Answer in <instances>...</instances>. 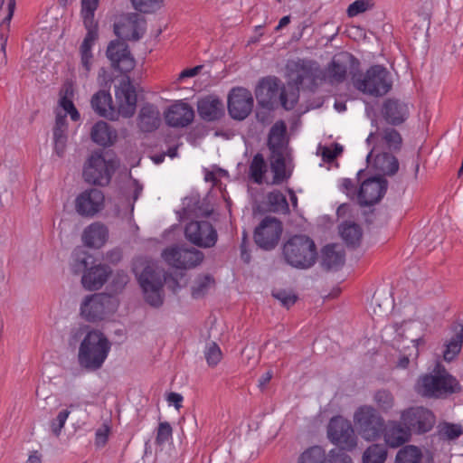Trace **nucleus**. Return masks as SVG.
Returning a JSON list of instances; mask_svg holds the SVG:
<instances>
[{
	"mask_svg": "<svg viewBox=\"0 0 463 463\" xmlns=\"http://www.w3.org/2000/svg\"><path fill=\"white\" fill-rule=\"evenodd\" d=\"M339 232L348 247L359 246L363 235L361 227L354 222H344L339 226Z\"/></svg>",
	"mask_w": 463,
	"mask_h": 463,
	"instance_id": "36",
	"label": "nucleus"
},
{
	"mask_svg": "<svg viewBox=\"0 0 463 463\" xmlns=\"http://www.w3.org/2000/svg\"><path fill=\"white\" fill-rule=\"evenodd\" d=\"M388 181L382 175L365 179L360 185L357 198L361 206H371L377 203L385 194Z\"/></svg>",
	"mask_w": 463,
	"mask_h": 463,
	"instance_id": "20",
	"label": "nucleus"
},
{
	"mask_svg": "<svg viewBox=\"0 0 463 463\" xmlns=\"http://www.w3.org/2000/svg\"><path fill=\"white\" fill-rule=\"evenodd\" d=\"M373 167L383 175H393L399 169V161L392 154L383 152L375 156Z\"/></svg>",
	"mask_w": 463,
	"mask_h": 463,
	"instance_id": "34",
	"label": "nucleus"
},
{
	"mask_svg": "<svg viewBox=\"0 0 463 463\" xmlns=\"http://www.w3.org/2000/svg\"><path fill=\"white\" fill-rule=\"evenodd\" d=\"M299 88L296 87V90L287 92L285 88H282L279 93V102L283 109L286 110H291L295 108L298 100Z\"/></svg>",
	"mask_w": 463,
	"mask_h": 463,
	"instance_id": "46",
	"label": "nucleus"
},
{
	"mask_svg": "<svg viewBox=\"0 0 463 463\" xmlns=\"http://www.w3.org/2000/svg\"><path fill=\"white\" fill-rule=\"evenodd\" d=\"M373 5L372 0H356L348 6L346 13L349 17H354L371 9Z\"/></svg>",
	"mask_w": 463,
	"mask_h": 463,
	"instance_id": "52",
	"label": "nucleus"
},
{
	"mask_svg": "<svg viewBox=\"0 0 463 463\" xmlns=\"http://www.w3.org/2000/svg\"><path fill=\"white\" fill-rule=\"evenodd\" d=\"M183 400V396L177 392H170L166 397L167 402L170 405L173 404L176 410H179L182 407Z\"/></svg>",
	"mask_w": 463,
	"mask_h": 463,
	"instance_id": "62",
	"label": "nucleus"
},
{
	"mask_svg": "<svg viewBox=\"0 0 463 463\" xmlns=\"http://www.w3.org/2000/svg\"><path fill=\"white\" fill-rule=\"evenodd\" d=\"M425 345L423 337L411 340V345L404 347L399 354L396 367L406 369L411 364H417V360L420 354V346Z\"/></svg>",
	"mask_w": 463,
	"mask_h": 463,
	"instance_id": "33",
	"label": "nucleus"
},
{
	"mask_svg": "<svg viewBox=\"0 0 463 463\" xmlns=\"http://www.w3.org/2000/svg\"><path fill=\"white\" fill-rule=\"evenodd\" d=\"M184 215L189 217H208L212 213V210L208 209L207 204L204 202L196 201L194 206L187 204L184 208Z\"/></svg>",
	"mask_w": 463,
	"mask_h": 463,
	"instance_id": "45",
	"label": "nucleus"
},
{
	"mask_svg": "<svg viewBox=\"0 0 463 463\" xmlns=\"http://www.w3.org/2000/svg\"><path fill=\"white\" fill-rule=\"evenodd\" d=\"M354 421L364 439L372 441L383 436L385 420L373 406H360L354 414Z\"/></svg>",
	"mask_w": 463,
	"mask_h": 463,
	"instance_id": "9",
	"label": "nucleus"
},
{
	"mask_svg": "<svg viewBox=\"0 0 463 463\" xmlns=\"http://www.w3.org/2000/svg\"><path fill=\"white\" fill-rule=\"evenodd\" d=\"M389 71L383 65H373L365 73L353 72L352 81L359 91L380 97L385 95L392 89V80Z\"/></svg>",
	"mask_w": 463,
	"mask_h": 463,
	"instance_id": "7",
	"label": "nucleus"
},
{
	"mask_svg": "<svg viewBox=\"0 0 463 463\" xmlns=\"http://www.w3.org/2000/svg\"><path fill=\"white\" fill-rule=\"evenodd\" d=\"M194 118L193 108L184 102L179 101L170 106L165 113V119L168 126L184 128L191 124Z\"/></svg>",
	"mask_w": 463,
	"mask_h": 463,
	"instance_id": "23",
	"label": "nucleus"
},
{
	"mask_svg": "<svg viewBox=\"0 0 463 463\" xmlns=\"http://www.w3.org/2000/svg\"><path fill=\"white\" fill-rule=\"evenodd\" d=\"M199 116L205 121L219 120L224 115L222 101L215 95H207L197 102Z\"/></svg>",
	"mask_w": 463,
	"mask_h": 463,
	"instance_id": "25",
	"label": "nucleus"
},
{
	"mask_svg": "<svg viewBox=\"0 0 463 463\" xmlns=\"http://www.w3.org/2000/svg\"><path fill=\"white\" fill-rule=\"evenodd\" d=\"M267 172V164L264 159V156L260 153H257L250 164L249 168V175L251 180L258 184L263 183V177L265 173Z\"/></svg>",
	"mask_w": 463,
	"mask_h": 463,
	"instance_id": "38",
	"label": "nucleus"
},
{
	"mask_svg": "<svg viewBox=\"0 0 463 463\" xmlns=\"http://www.w3.org/2000/svg\"><path fill=\"white\" fill-rule=\"evenodd\" d=\"M104 199V194L99 189H87L76 197V212L80 216L92 217L102 209Z\"/></svg>",
	"mask_w": 463,
	"mask_h": 463,
	"instance_id": "21",
	"label": "nucleus"
},
{
	"mask_svg": "<svg viewBox=\"0 0 463 463\" xmlns=\"http://www.w3.org/2000/svg\"><path fill=\"white\" fill-rule=\"evenodd\" d=\"M282 232L283 224L278 218L266 216L254 229L253 240L260 249L269 251L278 246Z\"/></svg>",
	"mask_w": 463,
	"mask_h": 463,
	"instance_id": "12",
	"label": "nucleus"
},
{
	"mask_svg": "<svg viewBox=\"0 0 463 463\" xmlns=\"http://www.w3.org/2000/svg\"><path fill=\"white\" fill-rule=\"evenodd\" d=\"M110 423L109 420H106L102 423V425L96 430L95 433V445L98 448L104 447L109 439V435L110 432Z\"/></svg>",
	"mask_w": 463,
	"mask_h": 463,
	"instance_id": "56",
	"label": "nucleus"
},
{
	"mask_svg": "<svg viewBox=\"0 0 463 463\" xmlns=\"http://www.w3.org/2000/svg\"><path fill=\"white\" fill-rule=\"evenodd\" d=\"M455 334L445 344L443 359L446 362L453 361L460 353L463 344V325L458 324L454 328Z\"/></svg>",
	"mask_w": 463,
	"mask_h": 463,
	"instance_id": "35",
	"label": "nucleus"
},
{
	"mask_svg": "<svg viewBox=\"0 0 463 463\" xmlns=\"http://www.w3.org/2000/svg\"><path fill=\"white\" fill-rule=\"evenodd\" d=\"M373 401L383 412H388L394 406V397L392 393L385 389L378 390L373 395Z\"/></svg>",
	"mask_w": 463,
	"mask_h": 463,
	"instance_id": "44",
	"label": "nucleus"
},
{
	"mask_svg": "<svg viewBox=\"0 0 463 463\" xmlns=\"http://www.w3.org/2000/svg\"><path fill=\"white\" fill-rule=\"evenodd\" d=\"M270 168L273 172V184H280L290 177L287 173L284 153L270 154Z\"/></svg>",
	"mask_w": 463,
	"mask_h": 463,
	"instance_id": "37",
	"label": "nucleus"
},
{
	"mask_svg": "<svg viewBox=\"0 0 463 463\" xmlns=\"http://www.w3.org/2000/svg\"><path fill=\"white\" fill-rule=\"evenodd\" d=\"M116 99L118 102V111L113 106L112 97L107 90H100L96 92L91 99L92 109L99 117L115 120L118 115L130 118L134 115L137 107V93L135 87L128 80L122 82L115 90Z\"/></svg>",
	"mask_w": 463,
	"mask_h": 463,
	"instance_id": "2",
	"label": "nucleus"
},
{
	"mask_svg": "<svg viewBox=\"0 0 463 463\" xmlns=\"http://www.w3.org/2000/svg\"><path fill=\"white\" fill-rule=\"evenodd\" d=\"M270 111L266 109H258L256 112L257 120L263 125L269 124L270 122Z\"/></svg>",
	"mask_w": 463,
	"mask_h": 463,
	"instance_id": "64",
	"label": "nucleus"
},
{
	"mask_svg": "<svg viewBox=\"0 0 463 463\" xmlns=\"http://www.w3.org/2000/svg\"><path fill=\"white\" fill-rule=\"evenodd\" d=\"M327 454L321 446L307 449L299 457L298 463H327Z\"/></svg>",
	"mask_w": 463,
	"mask_h": 463,
	"instance_id": "39",
	"label": "nucleus"
},
{
	"mask_svg": "<svg viewBox=\"0 0 463 463\" xmlns=\"http://www.w3.org/2000/svg\"><path fill=\"white\" fill-rule=\"evenodd\" d=\"M212 282H213V279L210 275L199 277L196 279L194 286L192 288L193 298H200L203 297L206 294Z\"/></svg>",
	"mask_w": 463,
	"mask_h": 463,
	"instance_id": "47",
	"label": "nucleus"
},
{
	"mask_svg": "<svg viewBox=\"0 0 463 463\" xmlns=\"http://www.w3.org/2000/svg\"><path fill=\"white\" fill-rule=\"evenodd\" d=\"M111 273L110 269L106 265H95L83 272L81 278L82 286L88 290L99 289L108 280Z\"/></svg>",
	"mask_w": 463,
	"mask_h": 463,
	"instance_id": "27",
	"label": "nucleus"
},
{
	"mask_svg": "<svg viewBox=\"0 0 463 463\" xmlns=\"http://www.w3.org/2000/svg\"><path fill=\"white\" fill-rule=\"evenodd\" d=\"M204 356L210 366H215L222 359V351L216 343L212 342L206 348Z\"/></svg>",
	"mask_w": 463,
	"mask_h": 463,
	"instance_id": "53",
	"label": "nucleus"
},
{
	"mask_svg": "<svg viewBox=\"0 0 463 463\" xmlns=\"http://www.w3.org/2000/svg\"><path fill=\"white\" fill-rule=\"evenodd\" d=\"M137 281L142 288L146 302L154 307H159L164 302V283L174 292L181 288L176 278L164 273L162 269L154 264H146L142 271L138 272L137 267L133 269Z\"/></svg>",
	"mask_w": 463,
	"mask_h": 463,
	"instance_id": "4",
	"label": "nucleus"
},
{
	"mask_svg": "<svg viewBox=\"0 0 463 463\" xmlns=\"http://www.w3.org/2000/svg\"><path fill=\"white\" fill-rule=\"evenodd\" d=\"M146 31V20L138 13H129L123 22L114 24V33L128 41H139Z\"/></svg>",
	"mask_w": 463,
	"mask_h": 463,
	"instance_id": "19",
	"label": "nucleus"
},
{
	"mask_svg": "<svg viewBox=\"0 0 463 463\" xmlns=\"http://www.w3.org/2000/svg\"><path fill=\"white\" fill-rule=\"evenodd\" d=\"M401 420L411 435H422L433 429L436 416L430 409L416 406L403 410L401 412Z\"/></svg>",
	"mask_w": 463,
	"mask_h": 463,
	"instance_id": "10",
	"label": "nucleus"
},
{
	"mask_svg": "<svg viewBox=\"0 0 463 463\" xmlns=\"http://www.w3.org/2000/svg\"><path fill=\"white\" fill-rule=\"evenodd\" d=\"M384 120L392 126L403 123L409 116L408 105L394 98L384 100L381 109Z\"/></svg>",
	"mask_w": 463,
	"mask_h": 463,
	"instance_id": "24",
	"label": "nucleus"
},
{
	"mask_svg": "<svg viewBox=\"0 0 463 463\" xmlns=\"http://www.w3.org/2000/svg\"><path fill=\"white\" fill-rule=\"evenodd\" d=\"M185 239L200 248H212L218 240V233L208 221H191L184 228Z\"/></svg>",
	"mask_w": 463,
	"mask_h": 463,
	"instance_id": "15",
	"label": "nucleus"
},
{
	"mask_svg": "<svg viewBox=\"0 0 463 463\" xmlns=\"http://www.w3.org/2000/svg\"><path fill=\"white\" fill-rule=\"evenodd\" d=\"M383 139L387 144L390 149L394 151L400 150L402 138L401 134L394 128H385L383 131Z\"/></svg>",
	"mask_w": 463,
	"mask_h": 463,
	"instance_id": "48",
	"label": "nucleus"
},
{
	"mask_svg": "<svg viewBox=\"0 0 463 463\" xmlns=\"http://www.w3.org/2000/svg\"><path fill=\"white\" fill-rule=\"evenodd\" d=\"M130 3L141 14H154L164 6V0H130Z\"/></svg>",
	"mask_w": 463,
	"mask_h": 463,
	"instance_id": "42",
	"label": "nucleus"
},
{
	"mask_svg": "<svg viewBox=\"0 0 463 463\" xmlns=\"http://www.w3.org/2000/svg\"><path fill=\"white\" fill-rule=\"evenodd\" d=\"M112 300L109 295L103 293L86 297L80 305V315L89 322L100 321L112 310Z\"/></svg>",
	"mask_w": 463,
	"mask_h": 463,
	"instance_id": "17",
	"label": "nucleus"
},
{
	"mask_svg": "<svg viewBox=\"0 0 463 463\" xmlns=\"http://www.w3.org/2000/svg\"><path fill=\"white\" fill-rule=\"evenodd\" d=\"M90 136L94 143L104 147L111 146L117 137L116 132L107 122L102 120L94 124Z\"/></svg>",
	"mask_w": 463,
	"mask_h": 463,
	"instance_id": "32",
	"label": "nucleus"
},
{
	"mask_svg": "<svg viewBox=\"0 0 463 463\" xmlns=\"http://www.w3.org/2000/svg\"><path fill=\"white\" fill-rule=\"evenodd\" d=\"M90 258V256H86V255L77 258L74 260V262L71 264L72 272L75 274H78L81 271L85 272L87 269H89L90 268H88V267L90 265V262H89Z\"/></svg>",
	"mask_w": 463,
	"mask_h": 463,
	"instance_id": "60",
	"label": "nucleus"
},
{
	"mask_svg": "<svg viewBox=\"0 0 463 463\" xmlns=\"http://www.w3.org/2000/svg\"><path fill=\"white\" fill-rule=\"evenodd\" d=\"M287 125L283 120H278L270 128L267 146L270 154L284 153Z\"/></svg>",
	"mask_w": 463,
	"mask_h": 463,
	"instance_id": "30",
	"label": "nucleus"
},
{
	"mask_svg": "<svg viewBox=\"0 0 463 463\" xmlns=\"http://www.w3.org/2000/svg\"><path fill=\"white\" fill-rule=\"evenodd\" d=\"M439 435L447 439H458L463 433L461 425L446 422L439 426Z\"/></svg>",
	"mask_w": 463,
	"mask_h": 463,
	"instance_id": "50",
	"label": "nucleus"
},
{
	"mask_svg": "<svg viewBox=\"0 0 463 463\" xmlns=\"http://www.w3.org/2000/svg\"><path fill=\"white\" fill-rule=\"evenodd\" d=\"M67 341L70 347H79L77 361L87 372L99 370L111 349V343L104 333L85 324L72 326Z\"/></svg>",
	"mask_w": 463,
	"mask_h": 463,
	"instance_id": "1",
	"label": "nucleus"
},
{
	"mask_svg": "<svg viewBox=\"0 0 463 463\" xmlns=\"http://www.w3.org/2000/svg\"><path fill=\"white\" fill-rule=\"evenodd\" d=\"M422 454L420 449L413 445L401 449L395 458V463H420Z\"/></svg>",
	"mask_w": 463,
	"mask_h": 463,
	"instance_id": "40",
	"label": "nucleus"
},
{
	"mask_svg": "<svg viewBox=\"0 0 463 463\" xmlns=\"http://www.w3.org/2000/svg\"><path fill=\"white\" fill-rule=\"evenodd\" d=\"M70 413V411L62 410L58 413L57 417L52 420L51 429L56 437L60 436Z\"/></svg>",
	"mask_w": 463,
	"mask_h": 463,
	"instance_id": "57",
	"label": "nucleus"
},
{
	"mask_svg": "<svg viewBox=\"0 0 463 463\" xmlns=\"http://www.w3.org/2000/svg\"><path fill=\"white\" fill-rule=\"evenodd\" d=\"M347 67L345 61L334 59L330 64L331 77L337 82H343L346 78Z\"/></svg>",
	"mask_w": 463,
	"mask_h": 463,
	"instance_id": "49",
	"label": "nucleus"
},
{
	"mask_svg": "<svg viewBox=\"0 0 463 463\" xmlns=\"http://www.w3.org/2000/svg\"><path fill=\"white\" fill-rule=\"evenodd\" d=\"M109 232L105 225L93 223L85 229L82 239L88 247L99 249L104 245L108 239Z\"/></svg>",
	"mask_w": 463,
	"mask_h": 463,
	"instance_id": "31",
	"label": "nucleus"
},
{
	"mask_svg": "<svg viewBox=\"0 0 463 463\" xmlns=\"http://www.w3.org/2000/svg\"><path fill=\"white\" fill-rule=\"evenodd\" d=\"M99 0H81L80 15L86 29V35L80 46V64L87 76L91 70L93 61L92 47L99 39V24L95 21V12Z\"/></svg>",
	"mask_w": 463,
	"mask_h": 463,
	"instance_id": "6",
	"label": "nucleus"
},
{
	"mask_svg": "<svg viewBox=\"0 0 463 463\" xmlns=\"http://www.w3.org/2000/svg\"><path fill=\"white\" fill-rule=\"evenodd\" d=\"M383 436L387 445L397 448L408 442L411 434L406 425H403L400 420V421L389 420L387 423L385 422Z\"/></svg>",
	"mask_w": 463,
	"mask_h": 463,
	"instance_id": "26",
	"label": "nucleus"
},
{
	"mask_svg": "<svg viewBox=\"0 0 463 463\" xmlns=\"http://www.w3.org/2000/svg\"><path fill=\"white\" fill-rule=\"evenodd\" d=\"M286 68L289 80L298 88L302 87L314 91L318 86V81L324 80V73L315 61H289Z\"/></svg>",
	"mask_w": 463,
	"mask_h": 463,
	"instance_id": "8",
	"label": "nucleus"
},
{
	"mask_svg": "<svg viewBox=\"0 0 463 463\" xmlns=\"http://www.w3.org/2000/svg\"><path fill=\"white\" fill-rule=\"evenodd\" d=\"M253 108V97L251 92L242 87L232 89L228 95V112L235 120L245 119Z\"/></svg>",
	"mask_w": 463,
	"mask_h": 463,
	"instance_id": "18",
	"label": "nucleus"
},
{
	"mask_svg": "<svg viewBox=\"0 0 463 463\" xmlns=\"http://www.w3.org/2000/svg\"><path fill=\"white\" fill-rule=\"evenodd\" d=\"M343 152V146L335 143L333 148L325 146L322 151V158L326 163H332Z\"/></svg>",
	"mask_w": 463,
	"mask_h": 463,
	"instance_id": "59",
	"label": "nucleus"
},
{
	"mask_svg": "<svg viewBox=\"0 0 463 463\" xmlns=\"http://www.w3.org/2000/svg\"><path fill=\"white\" fill-rule=\"evenodd\" d=\"M54 140V151L59 157H62L65 152L67 138H59Z\"/></svg>",
	"mask_w": 463,
	"mask_h": 463,
	"instance_id": "63",
	"label": "nucleus"
},
{
	"mask_svg": "<svg viewBox=\"0 0 463 463\" xmlns=\"http://www.w3.org/2000/svg\"><path fill=\"white\" fill-rule=\"evenodd\" d=\"M241 258L245 263L250 261V254L248 250V237L246 232H243L241 243L240 245Z\"/></svg>",
	"mask_w": 463,
	"mask_h": 463,
	"instance_id": "61",
	"label": "nucleus"
},
{
	"mask_svg": "<svg viewBox=\"0 0 463 463\" xmlns=\"http://www.w3.org/2000/svg\"><path fill=\"white\" fill-rule=\"evenodd\" d=\"M172 427L169 422H160L157 427L156 443L159 446L165 444L172 437Z\"/></svg>",
	"mask_w": 463,
	"mask_h": 463,
	"instance_id": "54",
	"label": "nucleus"
},
{
	"mask_svg": "<svg viewBox=\"0 0 463 463\" xmlns=\"http://www.w3.org/2000/svg\"><path fill=\"white\" fill-rule=\"evenodd\" d=\"M281 256L288 266L297 269H308L317 262V248L309 236L295 234L282 244Z\"/></svg>",
	"mask_w": 463,
	"mask_h": 463,
	"instance_id": "5",
	"label": "nucleus"
},
{
	"mask_svg": "<svg viewBox=\"0 0 463 463\" xmlns=\"http://www.w3.org/2000/svg\"><path fill=\"white\" fill-rule=\"evenodd\" d=\"M106 56L111 62V67L121 73H128L135 67L136 61L125 39H116L109 42Z\"/></svg>",
	"mask_w": 463,
	"mask_h": 463,
	"instance_id": "16",
	"label": "nucleus"
},
{
	"mask_svg": "<svg viewBox=\"0 0 463 463\" xmlns=\"http://www.w3.org/2000/svg\"><path fill=\"white\" fill-rule=\"evenodd\" d=\"M272 297L278 299L283 307L289 308L297 300L298 296L286 289H276L272 291Z\"/></svg>",
	"mask_w": 463,
	"mask_h": 463,
	"instance_id": "51",
	"label": "nucleus"
},
{
	"mask_svg": "<svg viewBox=\"0 0 463 463\" xmlns=\"http://www.w3.org/2000/svg\"><path fill=\"white\" fill-rule=\"evenodd\" d=\"M162 257L168 265L179 269H187L201 264L204 254L193 247L173 245L163 250Z\"/></svg>",
	"mask_w": 463,
	"mask_h": 463,
	"instance_id": "11",
	"label": "nucleus"
},
{
	"mask_svg": "<svg viewBox=\"0 0 463 463\" xmlns=\"http://www.w3.org/2000/svg\"><path fill=\"white\" fill-rule=\"evenodd\" d=\"M387 457L384 445L373 444L363 454V463H383Z\"/></svg>",
	"mask_w": 463,
	"mask_h": 463,
	"instance_id": "41",
	"label": "nucleus"
},
{
	"mask_svg": "<svg viewBox=\"0 0 463 463\" xmlns=\"http://www.w3.org/2000/svg\"><path fill=\"white\" fill-rule=\"evenodd\" d=\"M345 254L336 244H327L322 249L321 267L326 271H337L345 264Z\"/></svg>",
	"mask_w": 463,
	"mask_h": 463,
	"instance_id": "28",
	"label": "nucleus"
},
{
	"mask_svg": "<svg viewBox=\"0 0 463 463\" xmlns=\"http://www.w3.org/2000/svg\"><path fill=\"white\" fill-rule=\"evenodd\" d=\"M327 437L332 443L344 451L353 450L357 445V438L348 420L342 416L333 417L327 426Z\"/></svg>",
	"mask_w": 463,
	"mask_h": 463,
	"instance_id": "13",
	"label": "nucleus"
},
{
	"mask_svg": "<svg viewBox=\"0 0 463 463\" xmlns=\"http://www.w3.org/2000/svg\"><path fill=\"white\" fill-rule=\"evenodd\" d=\"M415 392L423 398L446 400L460 393L462 386L444 365L437 363L430 373L419 376Z\"/></svg>",
	"mask_w": 463,
	"mask_h": 463,
	"instance_id": "3",
	"label": "nucleus"
},
{
	"mask_svg": "<svg viewBox=\"0 0 463 463\" xmlns=\"http://www.w3.org/2000/svg\"><path fill=\"white\" fill-rule=\"evenodd\" d=\"M279 92V80L277 77L262 78L255 90V97L259 107L273 110L277 104Z\"/></svg>",
	"mask_w": 463,
	"mask_h": 463,
	"instance_id": "22",
	"label": "nucleus"
},
{
	"mask_svg": "<svg viewBox=\"0 0 463 463\" xmlns=\"http://www.w3.org/2000/svg\"><path fill=\"white\" fill-rule=\"evenodd\" d=\"M267 198L273 212L286 213L289 211L286 196L281 192L272 191L269 193Z\"/></svg>",
	"mask_w": 463,
	"mask_h": 463,
	"instance_id": "43",
	"label": "nucleus"
},
{
	"mask_svg": "<svg viewBox=\"0 0 463 463\" xmlns=\"http://www.w3.org/2000/svg\"><path fill=\"white\" fill-rule=\"evenodd\" d=\"M327 463H354L352 458L341 449H332L327 454Z\"/></svg>",
	"mask_w": 463,
	"mask_h": 463,
	"instance_id": "55",
	"label": "nucleus"
},
{
	"mask_svg": "<svg viewBox=\"0 0 463 463\" xmlns=\"http://www.w3.org/2000/svg\"><path fill=\"white\" fill-rule=\"evenodd\" d=\"M160 123V113L155 105L146 104L140 109L137 125L142 132L151 133L159 128Z\"/></svg>",
	"mask_w": 463,
	"mask_h": 463,
	"instance_id": "29",
	"label": "nucleus"
},
{
	"mask_svg": "<svg viewBox=\"0 0 463 463\" xmlns=\"http://www.w3.org/2000/svg\"><path fill=\"white\" fill-rule=\"evenodd\" d=\"M113 171V166L101 153L94 152L85 163L82 175L85 182L104 186L110 182Z\"/></svg>",
	"mask_w": 463,
	"mask_h": 463,
	"instance_id": "14",
	"label": "nucleus"
},
{
	"mask_svg": "<svg viewBox=\"0 0 463 463\" xmlns=\"http://www.w3.org/2000/svg\"><path fill=\"white\" fill-rule=\"evenodd\" d=\"M128 281V273L124 270H118L112 277L111 287L116 292L121 291Z\"/></svg>",
	"mask_w": 463,
	"mask_h": 463,
	"instance_id": "58",
	"label": "nucleus"
}]
</instances>
